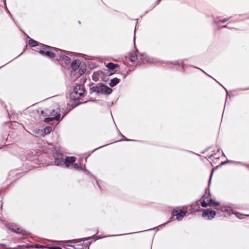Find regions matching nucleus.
Masks as SVG:
<instances>
[{"label":"nucleus","instance_id":"nucleus-1","mask_svg":"<svg viewBox=\"0 0 249 249\" xmlns=\"http://www.w3.org/2000/svg\"><path fill=\"white\" fill-rule=\"evenodd\" d=\"M48 109H45L41 111V113L46 116L45 119V122H49L53 120H58L60 117V114L59 113L58 109H54L52 107L50 108L51 112L48 113Z\"/></svg>","mask_w":249,"mask_h":249},{"label":"nucleus","instance_id":"nucleus-2","mask_svg":"<svg viewBox=\"0 0 249 249\" xmlns=\"http://www.w3.org/2000/svg\"><path fill=\"white\" fill-rule=\"evenodd\" d=\"M61 52L62 51L61 50L50 48L48 46L44 47L39 51L40 53L49 58L55 57L57 54H59V53Z\"/></svg>","mask_w":249,"mask_h":249},{"label":"nucleus","instance_id":"nucleus-3","mask_svg":"<svg viewBox=\"0 0 249 249\" xmlns=\"http://www.w3.org/2000/svg\"><path fill=\"white\" fill-rule=\"evenodd\" d=\"M85 93L84 88L81 85L75 86L73 91L71 93V98L73 100H79Z\"/></svg>","mask_w":249,"mask_h":249},{"label":"nucleus","instance_id":"nucleus-4","mask_svg":"<svg viewBox=\"0 0 249 249\" xmlns=\"http://www.w3.org/2000/svg\"><path fill=\"white\" fill-rule=\"evenodd\" d=\"M187 213V209L184 207L183 210H181L178 208L174 210L172 214L174 216H176V219L180 220Z\"/></svg>","mask_w":249,"mask_h":249},{"label":"nucleus","instance_id":"nucleus-5","mask_svg":"<svg viewBox=\"0 0 249 249\" xmlns=\"http://www.w3.org/2000/svg\"><path fill=\"white\" fill-rule=\"evenodd\" d=\"M96 91L102 94H109L111 93L112 89L105 85H100L96 87Z\"/></svg>","mask_w":249,"mask_h":249},{"label":"nucleus","instance_id":"nucleus-6","mask_svg":"<svg viewBox=\"0 0 249 249\" xmlns=\"http://www.w3.org/2000/svg\"><path fill=\"white\" fill-rule=\"evenodd\" d=\"M216 213L215 211L210 210L209 209L204 210L202 213V216H208V219H211L215 215Z\"/></svg>","mask_w":249,"mask_h":249},{"label":"nucleus","instance_id":"nucleus-7","mask_svg":"<svg viewBox=\"0 0 249 249\" xmlns=\"http://www.w3.org/2000/svg\"><path fill=\"white\" fill-rule=\"evenodd\" d=\"M54 163L56 165H60L64 163V160L63 155L61 154H59L54 156Z\"/></svg>","mask_w":249,"mask_h":249},{"label":"nucleus","instance_id":"nucleus-8","mask_svg":"<svg viewBox=\"0 0 249 249\" xmlns=\"http://www.w3.org/2000/svg\"><path fill=\"white\" fill-rule=\"evenodd\" d=\"M76 160L75 157H68L65 159L64 164L66 165L67 167H69V165L68 163H72Z\"/></svg>","mask_w":249,"mask_h":249},{"label":"nucleus","instance_id":"nucleus-9","mask_svg":"<svg viewBox=\"0 0 249 249\" xmlns=\"http://www.w3.org/2000/svg\"><path fill=\"white\" fill-rule=\"evenodd\" d=\"M128 58L131 62H135L137 59V56L135 52H131L129 54Z\"/></svg>","mask_w":249,"mask_h":249},{"label":"nucleus","instance_id":"nucleus-10","mask_svg":"<svg viewBox=\"0 0 249 249\" xmlns=\"http://www.w3.org/2000/svg\"><path fill=\"white\" fill-rule=\"evenodd\" d=\"M80 66V63L79 61L75 60V61L73 62L71 64V68L75 71L77 70Z\"/></svg>","mask_w":249,"mask_h":249},{"label":"nucleus","instance_id":"nucleus-11","mask_svg":"<svg viewBox=\"0 0 249 249\" xmlns=\"http://www.w3.org/2000/svg\"><path fill=\"white\" fill-rule=\"evenodd\" d=\"M119 79L117 78H113L110 80V82L109 83V86L111 87H113L115 86H116L118 83H119Z\"/></svg>","mask_w":249,"mask_h":249},{"label":"nucleus","instance_id":"nucleus-12","mask_svg":"<svg viewBox=\"0 0 249 249\" xmlns=\"http://www.w3.org/2000/svg\"><path fill=\"white\" fill-rule=\"evenodd\" d=\"M106 67L108 69H109L110 70H113L114 69H115L116 67H118V65L114 64V63H109L107 64Z\"/></svg>","mask_w":249,"mask_h":249},{"label":"nucleus","instance_id":"nucleus-13","mask_svg":"<svg viewBox=\"0 0 249 249\" xmlns=\"http://www.w3.org/2000/svg\"><path fill=\"white\" fill-rule=\"evenodd\" d=\"M8 228L12 231H13L16 232H20V230L19 228H16L13 225H10L8 227Z\"/></svg>","mask_w":249,"mask_h":249},{"label":"nucleus","instance_id":"nucleus-14","mask_svg":"<svg viewBox=\"0 0 249 249\" xmlns=\"http://www.w3.org/2000/svg\"><path fill=\"white\" fill-rule=\"evenodd\" d=\"M29 44L32 47H35L37 45V42L32 39H31L29 40Z\"/></svg>","mask_w":249,"mask_h":249},{"label":"nucleus","instance_id":"nucleus-15","mask_svg":"<svg viewBox=\"0 0 249 249\" xmlns=\"http://www.w3.org/2000/svg\"><path fill=\"white\" fill-rule=\"evenodd\" d=\"M209 206H217V205H219V203L217 202H215V201H214L213 200L211 199L209 201Z\"/></svg>","mask_w":249,"mask_h":249},{"label":"nucleus","instance_id":"nucleus-16","mask_svg":"<svg viewBox=\"0 0 249 249\" xmlns=\"http://www.w3.org/2000/svg\"><path fill=\"white\" fill-rule=\"evenodd\" d=\"M61 53H59V54L58 55H60L61 57L63 59V60H65V61H70L71 60L69 56H67L65 55H61Z\"/></svg>","mask_w":249,"mask_h":249},{"label":"nucleus","instance_id":"nucleus-17","mask_svg":"<svg viewBox=\"0 0 249 249\" xmlns=\"http://www.w3.org/2000/svg\"><path fill=\"white\" fill-rule=\"evenodd\" d=\"M201 205L203 207H206L207 206H209V201L208 202L206 201L205 200V199L204 198L203 201H201Z\"/></svg>","mask_w":249,"mask_h":249},{"label":"nucleus","instance_id":"nucleus-18","mask_svg":"<svg viewBox=\"0 0 249 249\" xmlns=\"http://www.w3.org/2000/svg\"><path fill=\"white\" fill-rule=\"evenodd\" d=\"M52 131V127L50 126H47L44 129V133L47 134L50 133Z\"/></svg>","mask_w":249,"mask_h":249},{"label":"nucleus","instance_id":"nucleus-19","mask_svg":"<svg viewBox=\"0 0 249 249\" xmlns=\"http://www.w3.org/2000/svg\"><path fill=\"white\" fill-rule=\"evenodd\" d=\"M49 249H62V248L59 247H49Z\"/></svg>","mask_w":249,"mask_h":249},{"label":"nucleus","instance_id":"nucleus-20","mask_svg":"<svg viewBox=\"0 0 249 249\" xmlns=\"http://www.w3.org/2000/svg\"><path fill=\"white\" fill-rule=\"evenodd\" d=\"M79 71L80 74L81 75V74H83L85 72V70H84V69H80Z\"/></svg>","mask_w":249,"mask_h":249},{"label":"nucleus","instance_id":"nucleus-21","mask_svg":"<svg viewBox=\"0 0 249 249\" xmlns=\"http://www.w3.org/2000/svg\"><path fill=\"white\" fill-rule=\"evenodd\" d=\"M36 248L38 249H44V247L41 245H36Z\"/></svg>","mask_w":249,"mask_h":249},{"label":"nucleus","instance_id":"nucleus-22","mask_svg":"<svg viewBox=\"0 0 249 249\" xmlns=\"http://www.w3.org/2000/svg\"><path fill=\"white\" fill-rule=\"evenodd\" d=\"M72 166L75 169H78L79 168V166L76 163H75V164H73Z\"/></svg>","mask_w":249,"mask_h":249},{"label":"nucleus","instance_id":"nucleus-23","mask_svg":"<svg viewBox=\"0 0 249 249\" xmlns=\"http://www.w3.org/2000/svg\"><path fill=\"white\" fill-rule=\"evenodd\" d=\"M95 74H95V73H94L93 75V80H95V79H94V76H95Z\"/></svg>","mask_w":249,"mask_h":249},{"label":"nucleus","instance_id":"nucleus-24","mask_svg":"<svg viewBox=\"0 0 249 249\" xmlns=\"http://www.w3.org/2000/svg\"><path fill=\"white\" fill-rule=\"evenodd\" d=\"M47 109L48 110V113H49V112H51V111H50V108Z\"/></svg>","mask_w":249,"mask_h":249},{"label":"nucleus","instance_id":"nucleus-25","mask_svg":"<svg viewBox=\"0 0 249 249\" xmlns=\"http://www.w3.org/2000/svg\"><path fill=\"white\" fill-rule=\"evenodd\" d=\"M95 78H96V77H95V76H94V79H95V80H94L96 81V79Z\"/></svg>","mask_w":249,"mask_h":249}]
</instances>
